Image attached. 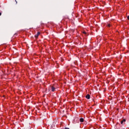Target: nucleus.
<instances>
[{
	"instance_id": "nucleus-8",
	"label": "nucleus",
	"mask_w": 129,
	"mask_h": 129,
	"mask_svg": "<svg viewBox=\"0 0 129 129\" xmlns=\"http://www.w3.org/2000/svg\"><path fill=\"white\" fill-rule=\"evenodd\" d=\"M108 27H110V24H108Z\"/></svg>"
},
{
	"instance_id": "nucleus-1",
	"label": "nucleus",
	"mask_w": 129,
	"mask_h": 129,
	"mask_svg": "<svg viewBox=\"0 0 129 129\" xmlns=\"http://www.w3.org/2000/svg\"><path fill=\"white\" fill-rule=\"evenodd\" d=\"M40 32H38L35 35V37L36 39L38 38V37H39V36H40Z\"/></svg>"
},
{
	"instance_id": "nucleus-10",
	"label": "nucleus",
	"mask_w": 129,
	"mask_h": 129,
	"mask_svg": "<svg viewBox=\"0 0 129 129\" xmlns=\"http://www.w3.org/2000/svg\"><path fill=\"white\" fill-rule=\"evenodd\" d=\"M127 18L129 20V16H128Z\"/></svg>"
},
{
	"instance_id": "nucleus-11",
	"label": "nucleus",
	"mask_w": 129,
	"mask_h": 129,
	"mask_svg": "<svg viewBox=\"0 0 129 129\" xmlns=\"http://www.w3.org/2000/svg\"><path fill=\"white\" fill-rule=\"evenodd\" d=\"M0 16H2V13H0Z\"/></svg>"
},
{
	"instance_id": "nucleus-6",
	"label": "nucleus",
	"mask_w": 129,
	"mask_h": 129,
	"mask_svg": "<svg viewBox=\"0 0 129 129\" xmlns=\"http://www.w3.org/2000/svg\"><path fill=\"white\" fill-rule=\"evenodd\" d=\"M122 123H123V121H121V124H122Z\"/></svg>"
},
{
	"instance_id": "nucleus-3",
	"label": "nucleus",
	"mask_w": 129,
	"mask_h": 129,
	"mask_svg": "<svg viewBox=\"0 0 129 129\" xmlns=\"http://www.w3.org/2000/svg\"><path fill=\"white\" fill-rule=\"evenodd\" d=\"M55 90H56V88H55V87H51V91H52L53 92H54V91H55Z\"/></svg>"
},
{
	"instance_id": "nucleus-4",
	"label": "nucleus",
	"mask_w": 129,
	"mask_h": 129,
	"mask_svg": "<svg viewBox=\"0 0 129 129\" xmlns=\"http://www.w3.org/2000/svg\"><path fill=\"white\" fill-rule=\"evenodd\" d=\"M80 121L81 122H83L84 121V119H83V118H81L80 119Z\"/></svg>"
},
{
	"instance_id": "nucleus-9",
	"label": "nucleus",
	"mask_w": 129,
	"mask_h": 129,
	"mask_svg": "<svg viewBox=\"0 0 129 129\" xmlns=\"http://www.w3.org/2000/svg\"><path fill=\"white\" fill-rule=\"evenodd\" d=\"M64 129H69L68 127H66Z\"/></svg>"
},
{
	"instance_id": "nucleus-5",
	"label": "nucleus",
	"mask_w": 129,
	"mask_h": 129,
	"mask_svg": "<svg viewBox=\"0 0 129 129\" xmlns=\"http://www.w3.org/2000/svg\"><path fill=\"white\" fill-rule=\"evenodd\" d=\"M122 121H123V122H125V119H123L122 120Z\"/></svg>"
},
{
	"instance_id": "nucleus-2",
	"label": "nucleus",
	"mask_w": 129,
	"mask_h": 129,
	"mask_svg": "<svg viewBox=\"0 0 129 129\" xmlns=\"http://www.w3.org/2000/svg\"><path fill=\"white\" fill-rule=\"evenodd\" d=\"M86 98H87V99H90V95L88 94L86 96Z\"/></svg>"
},
{
	"instance_id": "nucleus-7",
	"label": "nucleus",
	"mask_w": 129,
	"mask_h": 129,
	"mask_svg": "<svg viewBox=\"0 0 129 129\" xmlns=\"http://www.w3.org/2000/svg\"><path fill=\"white\" fill-rule=\"evenodd\" d=\"M83 33V34H86V32H85V31H84Z\"/></svg>"
}]
</instances>
